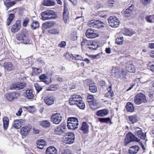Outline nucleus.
Listing matches in <instances>:
<instances>
[{
	"label": "nucleus",
	"instance_id": "16",
	"mask_svg": "<svg viewBox=\"0 0 154 154\" xmlns=\"http://www.w3.org/2000/svg\"><path fill=\"white\" fill-rule=\"evenodd\" d=\"M55 100V98L53 96H48L44 99L45 103L48 106H50L54 104Z\"/></svg>",
	"mask_w": 154,
	"mask_h": 154
},
{
	"label": "nucleus",
	"instance_id": "39",
	"mask_svg": "<svg viewBox=\"0 0 154 154\" xmlns=\"http://www.w3.org/2000/svg\"><path fill=\"white\" fill-rule=\"evenodd\" d=\"M127 70L131 72H134L135 71V68L134 66L132 64H130L126 67Z\"/></svg>",
	"mask_w": 154,
	"mask_h": 154
},
{
	"label": "nucleus",
	"instance_id": "53",
	"mask_svg": "<svg viewBox=\"0 0 154 154\" xmlns=\"http://www.w3.org/2000/svg\"><path fill=\"white\" fill-rule=\"evenodd\" d=\"M69 122L72 123H74L75 122L77 123V119L75 117L69 118L68 119V123Z\"/></svg>",
	"mask_w": 154,
	"mask_h": 154
},
{
	"label": "nucleus",
	"instance_id": "40",
	"mask_svg": "<svg viewBox=\"0 0 154 154\" xmlns=\"http://www.w3.org/2000/svg\"><path fill=\"white\" fill-rule=\"evenodd\" d=\"M98 119L100 122L102 123H105L107 124H108L109 123L110 124L112 123L110 118L108 117L106 118H99Z\"/></svg>",
	"mask_w": 154,
	"mask_h": 154
},
{
	"label": "nucleus",
	"instance_id": "10",
	"mask_svg": "<svg viewBox=\"0 0 154 154\" xmlns=\"http://www.w3.org/2000/svg\"><path fill=\"white\" fill-rule=\"evenodd\" d=\"M62 119V117L60 114L56 113L53 114L51 117V120L54 124H59Z\"/></svg>",
	"mask_w": 154,
	"mask_h": 154
},
{
	"label": "nucleus",
	"instance_id": "9",
	"mask_svg": "<svg viewBox=\"0 0 154 154\" xmlns=\"http://www.w3.org/2000/svg\"><path fill=\"white\" fill-rule=\"evenodd\" d=\"M112 73L113 75L117 78H123L124 77V72L123 70H120L118 67L114 68L113 69Z\"/></svg>",
	"mask_w": 154,
	"mask_h": 154
},
{
	"label": "nucleus",
	"instance_id": "56",
	"mask_svg": "<svg viewBox=\"0 0 154 154\" xmlns=\"http://www.w3.org/2000/svg\"><path fill=\"white\" fill-rule=\"evenodd\" d=\"M72 54H70L68 52H66L65 55V58L69 61H71L72 59L71 57H72Z\"/></svg>",
	"mask_w": 154,
	"mask_h": 154
},
{
	"label": "nucleus",
	"instance_id": "64",
	"mask_svg": "<svg viewBox=\"0 0 154 154\" xmlns=\"http://www.w3.org/2000/svg\"><path fill=\"white\" fill-rule=\"evenodd\" d=\"M151 87L152 90L154 92V80L151 82L150 83Z\"/></svg>",
	"mask_w": 154,
	"mask_h": 154
},
{
	"label": "nucleus",
	"instance_id": "17",
	"mask_svg": "<svg viewBox=\"0 0 154 154\" xmlns=\"http://www.w3.org/2000/svg\"><path fill=\"white\" fill-rule=\"evenodd\" d=\"M24 121L22 119L15 120L14 122L13 126L17 129L20 128L22 125L24 124Z\"/></svg>",
	"mask_w": 154,
	"mask_h": 154
},
{
	"label": "nucleus",
	"instance_id": "14",
	"mask_svg": "<svg viewBox=\"0 0 154 154\" xmlns=\"http://www.w3.org/2000/svg\"><path fill=\"white\" fill-rule=\"evenodd\" d=\"M23 96L28 99H32L34 97L32 90L31 89H28L26 90L23 92Z\"/></svg>",
	"mask_w": 154,
	"mask_h": 154
},
{
	"label": "nucleus",
	"instance_id": "41",
	"mask_svg": "<svg viewBox=\"0 0 154 154\" xmlns=\"http://www.w3.org/2000/svg\"><path fill=\"white\" fill-rule=\"evenodd\" d=\"M95 28L100 29L103 27L104 26V24L102 22L97 20H96V21H95Z\"/></svg>",
	"mask_w": 154,
	"mask_h": 154
},
{
	"label": "nucleus",
	"instance_id": "20",
	"mask_svg": "<svg viewBox=\"0 0 154 154\" xmlns=\"http://www.w3.org/2000/svg\"><path fill=\"white\" fill-rule=\"evenodd\" d=\"M78 107L82 109H84L85 108V105L83 101L82 100V97L79 95H78Z\"/></svg>",
	"mask_w": 154,
	"mask_h": 154
},
{
	"label": "nucleus",
	"instance_id": "7",
	"mask_svg": "<svg viewBox=\"0 0 154 154\" xmlns=\"http://www.w3.org/2000/svg\"><path fill=\"white\" fill-rule=\"evenodd\" d=\"M26 85L25 82H18L12 84L10 86L9 88L11 90L18 91L23 88Z\"/></svg>",
	"mask_w": 154,
	"mask_h": 154
},
{
	"label": "nucleus",
	"instance_id": "48",
	"mask_svg": "<svg viewBox=\"0 0 154 154\" xmlns=\"http://www.w3.org/2000/svg\"><path fill=\"white\" fill-rule=\"evenodd\" d=\"M95 21H96V20H94L88 21L87 23L88 26L90 27L94 28L96 23Z\"/></svg>",
	"mask_w": 154,
	"mask_h": 154
},
{
	"label": "nucleus",
	"instance_id": "19",
	"mask_svg": "<svg viewBox=\"0 0 154 154\" xmlns=\"http://www.w3.org/2000/svg\"><path fill=\"white\" fill-rule=\"evenodd\" d=\"M80 129L84 134H87L89 131V126L87 123L84 122L82 123Z\"/></svg>",
	"mask_w": 154,
	"mask_h": 154
},
{
	"label": "nucleus",
	"instance_id": "55",
	"mask_svg": "<svg viewBox=\"0 0 154 154\" xmlns=\"http://www.w3.org/2000/svg\"><path fill=\"white\" fill-rule=\"evenodd\" d=\"M29 20V19L27 17H26L24 19L23 23V25L24 27H26L27 26Z\"/></svg>",
	"mask_w": 154,
	"mask_h": 154
},
{
	"label": "nucleus",
	"instance_id": "34",
	"mask_svg": "<svg viewBox=\"0 0 154 154\" xmlns=\"http://www.w3.org/2000/svg\"><path fill=\"white\" fill-rule=\"evenodd\" d=\"M77 95H73L72 97L69 99V103L70 105H73L75 104H77Z\"/></svg>",
	"mask_w": 154,
	"mask_h": 154
},
{
	"label": "nucleus",
	"instance_id": "58",
	"mask_svg": "<svg viewBox=\"0 0 154 154\" xmlns=\"http://www.w3.org/2000/svg\"><path fill=\"white\" fill-rule=\"evenodd\" d=\"M89 42L86 39L83 38L82 41L81 42V45L83 46L85 45V44L88 45L89 44Z\"/></svg>",
	"mask_w": 154,
	"mask_h": 154
},
{
	"label": "nucleus",
	"instance_id": "25",
	"mask_svg": "<svg viewBox=\"0 0 154 154\" xmlns=\"http://www.w3.org/2000/svg\"><path fill=\"white\" fill-rule=\"evenodd\" d=\"M54 22L52 21L45 22L42 24V28L47 29L51 28L54 26Z\"/></svg>",
	"mask_w": 154,
	"mask_h": 154
},
{
	"label": "nucleus",
	"instance_id": "47",
	"mask_svg": "<svg viewBox=\"0 0 154 154\" xmlns=\"http://www.w3.org/2000/svg\"><path fill=\"white\" fill-rule=\"evenodd\" d=\"M146 19L148 22H154V16L153 15L147 16L146 17Z\"/></svg>",
	"mask_w": 154,
	"mask_h": 154
},
{
	"label": "nucleus",
	"instance_id": "18",
	"mask_svg": "<svg viewBox=\"0 0 154 154\" xmlns=\"http://www.w3.org/2000/svg\"><path fill=\"white\" fill-rule=\"evenodd\" d=\"M31 128V126L29 125L23 127L21 128L20 133L22 135L26 136L28 133Z\"/></svg>",
	"mask_w": 154,
	"mask_h": 154
},
{
	"label": "nucleus",
	"instance_id": "15",
	"mask_svg": "<svg viewBox=\"0 0 154 154\" xmlns=\"http://www.w3.org/2000/svg\"><path fill=\"white\" fill-rule=\"evenodd\" d=\"M85 35L86 37L89 38H93L98 36V35L91 29H89L86 30Z\"/></svg>",
	"mask_w": 154,
	"mask_h": 154
},
{
	"label": "nucleus",
	"instance_id": "37",
	"mask_svg": "<svg viewBox=\"0 0 154 154\" xmlns=\"http://www.w3.org/2000/svg\"><path fill=\"white\" fill-rule=\"evenodd\" d=\"M90 44L88 45V48L91 50H95L98 48V45L95 42H92Z\"/></svg>",
	"mask_w": 154,
	"mask_h": 154
},
{
	"label": "nucleus",
	"instance_id": "51",
	"mask_svg": "<svg viewBox=\"0 0 154 154\" xmlns=\"http://www.w3.org/2000/svg\"><path fill=\"white\" fill-rule=\"evenodd\" d=\"M88 101V104L91 103L94 100V97L92 95H88L87 96Z\"/></svg>",
	"mask_w": 154,
	"mask_h": 154
},
{
	"label": "nucleus",
	"instance_id": "5",
	"mask_svg": "<svg viewBox=\"0 0 154 154\" xmlns=\"http://www.w3.org/2000/svg\"><path fill=\"white\" fill-rule=\"evenodd\" d=\"M109 25L113 28L118 27L119 25L120 22L118 19L115 16H110L108 19Z\"/></svg>",
	"mask_w": 154,
	"mask_h": 154
},
{
	"label": "nucleus",
	"instance_id": "24",
	"mask_svg": "<svg viewBox=\"0 0 154 154\" xmlns=\"http://www.w3.org/2000/svg\"><path fill=\"white\" fill-rule=\"evenodd\" d=\"M3 126L4 130H6L8 128L9 124V119L6 116H4L2 119Z\"/></svg>",
	"mask_w": 154,
	"mask_h": 154
},
{
	"label": "nucleus",
	"instance_id": "6",
	"mask_svg": "<svg viewBox=\"0 0 154 154\" xmlns=\"http://www.w3.org/2000/svg\"><path fill=\"white\" fill-rule=\"evenodd\" d=\"M140 140L136 137L135 135L131 133H128L126 136V138L125 139L124 143L125 145L131 141L140 142Z\"/></svg>",
	"mask_w": 154,
	"mask_h": 154
},
{
	"label": "nucleus",
	"instance_id": "52",
	"mask_svg": "<svg viewBox=\"0 0 154 154\" xmlns=\"http://www.w3.org/2000/svg\"><path fill=\"white\" fill-rule=\"evenodd\" d=\"M57 88L55 85H51L47 89V90L50 91H54L57 90Z\"/></svg>",
	"mask_w": 154,
	"mask_h": 154
},
{
	"label": "nucleus",
	"instance_id": "3",
	"mask_svg": "<svg viewBox=\"0 0 154 154\" xmlns=\"http://www.w3.org/2000/svg\"><path fill=\"white\" fill-rule=\"evenodd\" d=\"M63 142L66 144H71L74 141V135L72 133H67L63 136Z\"/></svg>",
	"mask_w": 154,
	"mask_h": 154
},
{
	"label": "nucleus",
	"instance_id": "30",
	"mask_svg": "<svg viewBox=\"0 0 154 154\" xmlns=\"http://www.w3.org/2000/svg\"><path fill=\"white\" fill-rule=\"evenodd\" d=\"M55 4V2L53 0H44L43 4L46 6H54Z\"/></svg>",
	"mask_w": 154,
	"mask_h": 154
},
{
	"label": "nucleus",
	"instance_id": "45",
	"mask_svg": "<svg viewBox=\"0 0 154 154\" xmlns=\"http://www.w3.org/2000/svg\"><path fill=\"white\" fill-rule=\"evenodd\" d=\"M30 26L32 29H35L39 27V23L37 21H34V20H33V22L31 24Z\"/></svg>",
	"mask_w": 154,
	"mask_h": 154
},
{
	"label": "nucleus",
	"instance_id": "35",
	"mask_svg": "<svg viewBox=\"0 0 154 154\" xmlns=\"http://www.w3.org/2000/svg\"><path fill=\"white\" fill-rule=\"evenodd\" d=\"M89 89L92 93H95L97 91V87L95 84H90L89 85Z\"/></svg>",
	"mask_w": 154,
	"mask_h": 154
},
{
	"label": "nucleus",
	"instance_id": "46",
	"mask_svg": "<svg viewBox=\"0 0 154 154\" xmlns=\"http://www.w3.org/2000/svg\"><path fill=\"white\" fill-rule=\"evenodd\" d=\"M124 41V38L122 36H120L117 37L116 40V43L121 45L123 44Z\"/></svg>",
	"mask_w": 154,
	"mask_h": 154
},
{
	"label": "nucleus",
	"instance_id": "31",
	"mask_svg": "<svg viewBox=\"0 0 154 154\" xmlns=\"http://www.w3.org/2000/svg\"><path fill=\"white\" fill-rule=\"evenodd\" d=\"M39 78L42 82H44L46 84H49L51 82V80L48 81L46 80L47 77L45 74H42L39 76Z\"/></svg>",
	"mask_w": 154,
	"mask_h": 154
},
{
	"label": "nucleus",
	"instance_id": "29",
	"mask_svg": "<svg viewBox=\"0 0 154 154\" xmlns=\"http://www.w3.org/2000/svg\"><path fill=\"white\" fill-rule=\"evenodd\" d=\"M126 110L127 111L133 112L134 110V107L133 104L131 102H128L126 105Z\"/></svg>",
	"mask_w": 154,
	"mask_h": 154
},
{
	"label": "nucleus",
	"instance_id": "57",
	"mask_svg": "<svg viewBox=\"0 0 154 154\" xmlns=\"http://www.w3.org/2000/svg\"><path fill=\"white\" fill-rule=\"evenodd\" d=\"M140 2L142 3L145 5H147L149 4L151 1V0H140Z\"/></svg>",
	"mask_w": 154,
	"mask_h": 154
},
{
	"label": "nucleus",
	"instance_id": "1",
	"mask_svg": "<svg viewBox=\"0 0 154 154\" xmlns=\"http://www.w3.org/2000/svg\"><path fill=\"white\" fill-rule=\"evenodd\" d=\"M41 16L42 19L44 21L56 18V13L53 10H48L42 12Z\"/></svg>",
	"mask_w": 154,
	"mask_h": 154
},
{
	"label": "nucleus",
	"instance_id": "32",
	"mask_svg": "<svg viewBox=\"0 0 154 154\" xmlns=\"http://www.w3.org/2000/svg\"><path fill=\"white\" fill-rule=\"evenodd\" d=\"M40 125L43 127L45 128H48L51 125V123L49 120H44L40 122Z\"/></svg>",
	"mask_w": 154,
	"mask_h": 154
},
{
	"label": "nucleus",
	"instance_id": "54",
	"mask_svg": "<svg viewBox=\"0 0 154 154\" xmlns=\"http://www.w3.org/2000/svg\"><path fill=\"white\" fill-rule=\"evenodd\" d=\"M34 87L37 93H38L42 89V88L39 86L38 84L37 83H36L34 84Z\"/></svg>",
	"mask_w": 154,
	"mask_h": 154
},
{
	"label": "nucleus",
	"instance_id": "43",
	"mask_svg": "<svg viewBox=\"0 0 154 154\" xmlns=\"http://www.w3.org/2000/svg\"><path fill=\"white\" fill-rule=\"evenodd\" d=\"M22 43L26 44H30L31 41L29 38L28 36L24 34Z\"/></svg>",
	"mask_w": 154,
	"mask_h": 154
},
{
	"label": "nucleus",
	"instance_id": "22",
	"mask_svg": "<svg viewBox=\"0 0 154 154\" xmlns=\"http://www.w3.org/2000/svg\"><path fill=\"white\" fill-rule=\"evenodd\" d=\"M139 149V147L137 145L132 146L130 148L129 152L130 154H136L138 152Z\"/></svg>",
	"mask_w": 154,
	"mask_h": 154
},
{
	"label": "nucleus",
	"instance_id": "44",
	"mask_svg": "<svg viewBox=\"0 0 154 154\" xmlns=\"http://www.w3.org/2000/svg\"><path fill=\"white\" fill-rule=\"evenodd\" d=\"M129 121L132 124H134L137 121V116L135 115L129 116Z\"/></svg>",
	"mask_w": 154,
	"mask_h": 154
},
{
	"label": "nucleus",
	"instance_id": "11",
	"mask_svg": "<svg viewBox=\"0 0 154 154\" xmlns=\"http://www.w3.org/2000/svg\"><path fill=\"white\" fill-rule=\"evenodd\" d=\"M133 131L134 133L139 138L143 140H145L146 135L142 132L141 129L138 127L134 128Z\"/></svg>",
	"mask_w": 154,
	"mask_h": 154
},
{
	"label": "nucleus",
	"instance_id": "62",
	"mask_svg": "<svg viewBox=\"0 0 154 154\" xmlns=\"http://www.w3.org/2000/svg\"><path fill=\"white\" fill-rule=\"evenodd\" d=\"M126 35H132L134 34V32H131L128 29H126Z\"/></svg>",
	"mask_w": 154,
	"mask_h": 154
},
{
	"label": "nucleus",
	"instance_id": "21",
	"mask_svg": "<svg viewBox=\"0 0 154 154\" xmlns=\"http://www.w3.org/2000/svg\"><path fill=\"white\" fill-rule=\"evenodd\" d=\"M57 149L53 146L48 147L46 150V154H57Z\"/></svg>",
	"mask_w": 154,
	"mask_h": 154
},
{
	"label": "nucleus",
	"instance_id": "27",
	"mask_svg": "<svg viewBox=\"0 0 154 154\" xmlns=\"http://www.w3.org/2000/svg\"><path fill=\"white\" fill-rule=\"evenodd\" d=\"M134 6L131 5L127 8L125 12V16L126 17H128L130 16L133 13Z\"/></svg>",
	"mask_w": 154,
	"mask_h": 154
},
{
	"label": "nucleus",
	"instance_id": "36",
	"mask_svg": "<svg viewBox=\"0 0 154 154\" xmlns=\"http://www.w3.org/2000/svg\"><path fill=\"white\" fill-rule=\"evenodd\" d=\"M76 29H72L71 32L70 38L72 41H75L76 40L77 35L76 34Z\"/></svg>",
	"mask_w": 154,
	"mask_h": 154
},
{
	"label": "nucleus",
	"instance_id": "59",
	"mask_svg": "<svg viewBox=\"0 0 154 154\" xmlns=\"http://www.w3.org/2000/svg\"><path fill=\"white\" fill-rule=\"evenodd\" d=\"M34 70L36 73H40L42 72V69L41 68H35L34 69Z\"/></svg>",
	"mask_w": 154,
	"mask_h": 154
},
{
	"label": "nucleus",
	"instance_id": "63",
	"mask_svg": "<svg viewBox=\"0 0 154 154\" xmlns=\"http://www.w3.org/2000/svg\"><path fill=\"white\" fill-rule=\"evenodd\" d=\"M66 45V43L65 42H62L60 44L58 45V46L60 47H62L63 48L65 47Z\"/></svg>",
	"mask_w": 154,
	"mask_h": 154
},
{
	"label": "nucleus",
	"instance_id": "33",
	"mask_svg": "<svg viewBox=\"0 0 154 154\" xmlns=\"http://www.w3.org/2000/svg\"><path fill=\"white\" fill-rule=\"evenodd\" d=\"M15 4V3L14 1L11 2L6 0L4 2V4L7 8V11L8 10L9 8L14 5Z\"/></svg>",
	"mask_w": 154,
	"mask_h": 154
},
{
	"label": "nucleus",
	"instance_id": "28",
	"mask_svg": "<svg viewBox=\"0 0 154 154\" xmlns=\"http://www.w3.org/2000/svg\"><path fill=\"white\" fill-rule=\"evenodd\" d=\"M37 147L40 149H42L43 147L46 144V142L44 140L40 139L38 140L36 143Z\"/></svg>",
	"mask_w": 154,
	"mask_h": 154
},
{
	"label": "nucleus",
	"instance_id": "49",
	"mask_svg": "<svg viewBox=\"0 0 154 154\" xmlns=\"http://www.w3.org/2000/svg\"><path fill=\"white\" fill-rule=\"evenodd\" d=\"M60 32L59 30L57 28H53L49 31V32L51 34H56Z\"/></svg>",
	"mask_w": 154,
	"mask_h": 154
},
{
	"label": "nucleus",
	"instance_id": "26",
	"mask_svg": "<svg viewBox=\"0 0 154 154\" xmlns=\"http://www.w3.org/2000/svg\"><path fill=\"white\" fill-rule=\"evenodd\" d=\"M68 15L69 12L67 8L64 6L63 12V18L65 23L67 22L69 19Z\"/></svg>",
	"mask_w": 154,
	"mask_h": 154
},
{
	"label": "nucleus",
	"instance_id": "4",
	"mask_svg": "<svg viewBox=\"0 0 154 154\" xmlns=\"http://www.w3.org/2000/svg\"><path fill=\"white\" fill-rule=\"evenodd\" d=\"M66 127L64 124H61L55 129L54 132L56 134L62 135L63 136L66 134Z\"/></svg>",
	"mask_w": 154,
	"mask_h": 154
},
{
	"label": "nucleus",
	"instance_id": "50",
	"mask_svg": "<svg viewBox=\"0 0 154 154\" xmlns=\"http://www.w3.org/2000/svg\"><path fill=\"white\" fill-rule=\"evenodd\" d=\"M24 34L23 33L18 34L17 35L16 38L19 41H20L22 42V40L23 39Z\"/></svg>",
	"mask_w": 154,
	"mask_h": 154
},
{
	"label": "nucleus",
	"instance_id": "42",
	"mask_svg": "<svg viewBox=\"0 0 154 154\" xmlns=\"http://www.w3.org/2000/svg\"><path fill=\"white\" fill-rule=\"evenodd\" d=\"M90 107L93 110H95L98 108V106L96 101H93L89 104Z\"/></svg>",
	"mask_w": 154,
	"mask_h": 154
},
{
	"label": "nucleus",
	"instance_id": "23",
	"mask_svg": "<svg viewBox=\"0 0 154 154\" xmlns=\"http://www.w3.org/2000/svg\"><path fill=\"white\" fill-rule=\"evenodd\" d=\"M109 113L108 110L106 109L99 110L97 112V116L103 117Z\"/></svg>",
	"mask_w": 154,
	"mask_h": 154
},
{
	"label": "nucleus",
	"instance_id": "38",
	"mask_svg": "<svg viewBox=\"0 0 154 154\" xmlns=\"http://www.w3.org/2000/svg\"><path fill=\"white\" fill-rule=\"evenodd\" d=\"M67 126L69 129L75 130L77 128V123L75 122L74 123L69 122L67 123Z\"/></svg>",
	"mask_w": 154,
	"mask_h": 154
},
{
	"label": "nucleus",
	"instance_id": "12",
	"mask_svg": "<svg viewBox=\"0 0 154 154\" xmlns=\"http://www.w3.org/2000/svg\"><path fill=\"white\" fill-rule=\"evenodd\" d=\"M3 67L5 70L8 72L11 71L14 69L13 64L11 62H5L3 64Z\"/></svg>",
	"mask_w": 154,
	"mask_h": 154
},
{
	"label": "nucleus",
	"instance_id": "13",
	"mask_svg": "<svg viewBox=\"0 0 154 154\" xmlns=\"http://www.w3.org/2000/svg\"><path fill=\"white\" fill-rule=\"evenodd\" d=\"M21 27V22L20 20H17L11 27V30L13 33L18 32Z\"/></svg>",
	"mask_w": 154,
	"mask_h": 154
},
{
	"label": "nucleus",
	"instance_id": "2",
	"mask_svg": "<svg viewBox=\"0 0 154 154\" xmlns=\"http://www.w3.org/2000/svg\"><path fill=\"white\" fill-rule=\"evenodd\" d=\"M147 100L146 96L142 93L137 94L134 99V103L137 105H140L142 103H146Z\"/></svg>",
	"mask_w": 154,
	"mask_h": 154
},
{
	"label": "nucleus",
	"instance_id": "8",
	"mask_svg": "<svg viewBox=\"0 0 154 154\" xmlns=\"http://www.w3.org/2000/svg\"><path fill=\"white\" fill-rule=\"evenodd\" d=\"M20 93L18 92H12L6 94V98L8 100L11 101L14 99L17 98L20 96Z\"/></svg>",
	"mask_w": 154,
	"mask_h": 154
},
{
	"label": "nucleus",
	"instance_id": "60",
	"mask_svg": "<svg viewBox=\"0 0 154 154\" xmlns=\"http://www.w3.org/2000/svg\"><path fill=\"white\" fill-rule=\"evenodd\" d=\"M108 91L109 93V94L110 96L111 97H112L114 95V94L112 91L111 89V86H109L107 88Z\"/></svg>",
	"mask_w": 154,
	"mask_h": 154
},
{
	"label": "nucleus",
	"instance_id": "61",
	"mask_svg": "<svg viewBox=\"0 0 154 154\" xmlns=\"http://www.w3.org/2000/svg\"><path fill=\"white\" fill-rule=\"evenodd\" d=\"M14 17L15 16L14 14H9V17L8 19L12 21L14 18Z\"/></svg>",
	"mask_w": 154,
	"mask_h": 154
}]
</instances>
